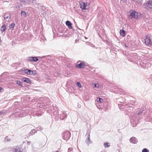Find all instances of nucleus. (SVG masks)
Here are the masks:
<instances>
[{
	"label": "nucleus",
	"instance_id": "nucleus-1",
	"mask_svg": "<svg viewBox=\"0 0 152 152\" xmlns=\"http://www.w3.org/2000/svg\"><path fill=\"white\" fill-rule=\"evenodd\" d=\"M130 14L129 17L132 19H137L141 16V14L139 12H136L134 10H131L130 12Z\"/></svg>",
	"mask_w": 152,
	"mask_h": 152
},
{
	"label": "nucleus",
	"instance_id": "nucleus-2",
	"mask_svg": "<svg viewBox=\"0 0 152 152\" xmlns=\"http://www.w3.org/2000/svg\"><path fill=\"white\" fill-rule=\"evenodd\" d=\"M136 114L133 113L130 115V122L133 127L135 126L137 124V122L136 121Z\"/></svg>",
	"mask_w": 152,
	"mask_h": 152
},
{
	"label": "nucleus",
	"instance_id": "nucleus-3",
	"mask_svg": "<svg viewBox=\"0 0 152 152\" xmlns=\"http://www.w3.org/2000/svg\"><path fill=\"white\" fill-rule=\"evenodd\" d=\"M71 137L70 132L69 131H66L64 133L63 135V138L64 140L67 141Z\"/></svg>",
	"mask_w": 152,
	"mask_h": 152
},
{
	"label": "nucleus",
	"instance_id": "nucleus-4",
	"mask_svg": "<svg viewBox=\"0 0 152 152\" xmlns=\"http://www.w3.org/2000/svg\"><path fill=\"white\" fill-rule=\"evenodd\" d=\"M90 131L89 130L87 131L86 133V135H87V138L85 140V142L88 145H89L90 144L92 143V141L90 140Z\"/></svg>",
	"mask_w": 152,
	"mask_h": 152
},
{
	"label": "nucleus",
	"instance_id": "nucleus-5",
	"mask_svg": "<svg viewBox=\"0 0 152 152\" xmlns=\"http://www.w3.org/2000/svg\"><path fill=\"white\" fill-rule=\"evenodd\" d=\"M86 66L85 63L83 61H81L80 63L77 64L75 65V67L78 69H83Z\"/></svg>",
	"mask_w": 152,
	"mask_h": 152
},
{
	"label": "nucleus",
	"instance_id": "nucleus-6",
	"mask_svg": "<svg viewBox=\"0 0 152 152\" xmlns=\"http://www.w3.org/2000/svg\"><path fill=\"white\" fill-rule=\"evenodd\" d=\"M145 42L146 45H148L149 46H150L151 45L152 42L149 36H146V38L145 39Z\"/></svg>",
	"mask_w": 152,
	"mask_h": 152
},
{
	"label": "nucleus",
	"instance_id": "nucleus-7",
	"mask_svg": "<svg viewBox=\"0 0 152 152\" xmlns=\"http://www.w3.org/2000/svg\"><path fill=\"white\" fill-rule=\"evenodd\" d=\"M137 55L136 53H132L130 55V61H134L135 59H136L137 57Z\"/></svg>",
	"mask_w": 152,
	"mask_h": 152
},
{
	"label": "nucleus",
	"instance_id": "nucleus-8",
	"mask_svg": "<svg viewBox=\"0 0 152 152\" xmlns=\"http://www.w3.org/2000/svg\"><path fill=\"white\" fill-rule=\"evenodd\" d=\"M23 72L26 74L30 75H33L34 74L33 71L29 69H24L23 70Z\"/></svg>",
	"mask_w": 152,
	"mask_h": 152
},
{
	"label": "nucleus",
	"instance_id": "nucleus-9",
	"mask_svg": "<svg viewBox=\"0 0 152 152\" xmlns=\"http://www.w3.org/2000/svg\"><path fill=\"white\" fill-rule=\"evenodd\" d=\"M87 3H85L83 1H81L80 3V7L82 9L85 10L86 9V7L87 6Z\"/></svg>",
	"mask_w": 152,
	"mask_h": 152
},
{
	"label": "nucleus",
	"instance_id": "nucleus-10",
	"mask_svg": "<svg viewBox=\"0 0 152 152\" xmlns=\"http://www.w3.org/2000/svg\"><path fill=\"white\" fill-rule=\"evenodd\" d=\"M130 142L134 144H136L137 142V139L135 137H132L130 139Z\"/></svg>",
	"mask_w": 152,
	"mask_h": 152
},
{
	"label": "nucleus",
	"instance_id": "nucleus-11",
	"mask_svg": "<svg viewBox=\"0 0 152 152\" xmlns=\"http://www.w3.org/2000/svg\"><path fill=\"white\" fill-rule=\"evenodd\" d=\"M67 116V114L65 112H63L62 114H61L60 118L62 120H64L66 118Z\"/></svg>",
	"mask_w": 152,
	"mask_h": 152
},
{
	"label": "nucleus",
	"instance_id": "nucleus-12",
	"mask_svg": "<svg viewBox=\"0 0 152 152\" xmlns=\"http://www.w3.org/2000/svg\"><path fill=\"white\" fill-rule=\"evenodd\" d=\"M39 100L43 103H46L48 101V99L46 97H41L39 99Z\"/></svg>",
	"mask_w": 152,
	"mask_h": 152
},
{
	"label": "nucleus",
	"instance_id": "nucleus-13",
	"mask_svg": "<svg viewBox=\"0 0 152 152\" xmlns=\"http://www.w3.org/2000/svg\"><path fill=\"white\" fill-rule=\"evenodd\" d=\"M53 107H54V110L53 111V114L54 115H56V116H57L58 115V110L57 108L55 107V106L53 105Z\"/></svg>",
	"mask_w": 152,
	"mask_h": 152
},
{
	"label": "nucleus",
	"instance_id": "nucleus-14",
	"mask_svg": "<svg viewBox=\"0 0 152 152\" xmlns=\"http://www.w3.org/2000/svg\"><path fill=\"white\" fill-rule=\"evenodd\" d=\"M66 26H67L69 28V29H71L72 28V23L69 21L67 20L66 22Z\"/></svg>",
	"mask_w": 152,
	"mask_h": 152
},
{
	"label": "nucleus",
	"instance_id": "nucleus-15",
	"mask_svg": "<svg viewBox=\"0 0 152 152\" xmlns=\"http://www.w3.org/2000/svg\"><path fill=\"white\" fill-rule=\"evenodd\" d=\"M22 80L24 82H25L28 83H30L31 82V80L29 78H23Z\"/></svg>",
	"mask_w": 152,
	"mask_h": 152
},
{
	"label": "nucleus",
	"instance_id": "nucleus-16",
	"mask_svg": "<svg viewBox=\"0 0 152 152\" xmlns=\"http://www.w3.org/2000/svg\"><path fill=\"white\" fill-rule=\"evenodd\" d=\"M15 24L14 23H12L9 26V30L12 31L14 29Z\"/></svg>",
	"mask_w": 152,
	"mask_h": 152
},
{
	"label": "nucleus",
	"instance_id": "nucleus-17",
	"mask_svg": "<svg viewBox=\"0 0 152 152\" xmlns=\"http://www.w3.org/2000/svg\"><path fill=\"white\" fill-rule=\"evenodd\" d=\"M120 34L123 37H125L126 35L125 31L123 29L120 30Z\"/></svg>",
	"mask_w": 152,
	"mask_h": 152
},
{
	"label": "nucleus",
	"instance_id": "nucleus-18",
	"mask_svg": "<svg viewBox=\"0 0 152 152\" xmlns=\"http://www.w3.org/2000/svg\"><path fill=\"white\" fill-rule=\"evenodd\" d=\"M37 131L34 129L31 130L28 134L29 136L32 135H34L35 133H36Z\"/></svg>",
	"mask_w": 152,
	"mask_h": 152
},
{
	"label": "nucleus",
	"instance_id": "nucleus-19",
	"mask_svg": "<svg viewBox=\"0 0 152 152\" xmlns=\"http://www.w3.org/2000/svg\"><path fill=\"white\" fill-rule=\"evenodd\" d=\"M21 149L20 148L18 147H16V148L15 149L14 151H13V152H22L21 151Z\"/></svg>",
	"mask_w": 152,
	"mask_h": 152
},
{
	"label": "nucleus",
	"instance_id": "nucleus-20",
	"mask_svg": "<svg viewBox=\"0 0 152 152\" xmlns=\"http://www.w3.org/2000/svg\"><path fill=\"white\" fill-rule=\"evenodd\" d=\"M6 29V25L5 24L3 25L2 26L1 28V31L3 33L4 31Z\"/></svg>",
	"mask_w": 152,
	"mask_h": 152
},
{
	"label": "nucleus",
	"instance_id": "nucleus-21",
	"mask_svg": "<svg viewBox=\"0 0 152 152\" xmlns=\"http://www.w3.org/2000/svg\"><path fill=\"white\" fill-rule=\"evenodd\" d=\"M21 16L23 18L26 17L27 14L24 11H22L21 12Z\"/></svg>",
	"mask_w": 152,
	"mask_h": 152
},
{
	"label": "nucleus",
	"instance_id": "nucleus-22",
	"mask_svg": "<svg viewBox=\"0 0 152 152\" xmlns=\"http://www.w3.org/2000/svg\"><path fill=\"white\" fill-rule=\"evenodd\" d=\"M5 142H10L11 141V139L9 138L8 137L6 136L4 140Z\"/></svg>",
	"mask_w": 152,
	"mask_h": 152
},
{
	"label": "nucleus",
	"instance_id": "nucleus-23",
	"mask_svg": "<svg viewBox=\"0 0 152 152\" xmlns=\"http://www.w3.org/2000/svg\"><path fill=\"white\" fill-rule=\"evenodd\" d=\"M146 5L148 7L149 6H152V1H148L146 4Z\"/></svg>",
	"mask_w": 152,
	"mask_h": 152
},
{
	"label": "nucleus",
	"instance_id": "nucleus-24",
	"mask_svg": "<svg viewBox=\"0 0 152 152\" xmlns=\"http://www.w3.org/2000/svg\"><path fill=\"white\" fill-rule=\"evenodd\" d=\"M144 108H143L142 109H140L139 111V112H137V113L138 115H140L143 112V111L144 110Z\"/></svg>",
	"mask_w": 152,
	"mask_h": 152
},
{
	"label": "nucleus",
	"instance_id": "nucleus-25",
	"mask_svg": "<svg viewBox=\"0 0 152 152\" xmlns=\"http://www.w3.org/2000/svg\"><path fill=\"white\" fill-rule=\"evenodd\" d=\"M7 111L6 110H3L0 111V115H4L6 113Z\"/></svg>",
	"mask_w": 152,
	"mask_h": 152
},
{
	"label": "nucleus",
	"instance_id": "nucleus-26",
	"mask_svg": "<svg viewBox=\"0 0 152 152\" xmlns=\"http://www.w3.org/2000/svg\"><path fill=\"white\" fill-rule=\"evenodd\" d=\"M97 102H100L101 103L103 101V99L100 97L97 98Z\"/></svg>",
	"mask_w": 152,
	"mask_h": 152
},
{
	"label": "nucleus",
	"instance_id": "nucleus-27",
	"mask_svg": "<svg viewBox=\"0 0 152 152\" xmlns=\"http://www.w3.org/2000/svg\"><path fill=\"white\" fill-rule=\"evenodd\" d=\"M33 61L34 62H37L39 60V59L36 56L33 57Z\"/></svg>",
	"mask_w": 152,
	"mask_h": 152
},
{
	"label": "nucleus",
	"instance_id": "nucleus-28",
	"mask_svg": "<svg viewBox=\"0 0 152 152\" xmlns=\"http://www.w3.org/2000/svg\"><path fill=\"white\" fill-rule=\"evenodd\" d=\"M33 57H28L27 58V60L31 61H33Z\"/></svg>",
	"mask_w": 152,
	"mask_h": 152
},
{
	"label": "nucleus",
	"instance_id": "nucleus-29",
	"mask_svg": "<svg viewBox=\"0 0 152 152\" xmlns=\"http://www.w3.org/2000/svg\"><path fill=\"white\" fill-rule=\"evenodd\" d=\"M17 84L19 86H22V83L19 80H17L16 82Z\"/></svg>",
	"mask_w": 152,
	"mask_h": 152
},
{
	"label": "nucleus",
	"instance_id": "nucleus-30",
	"mask_svg": "<svg viewBox=\"0 0 152 152\" xmlns=\"http://www.w3.org/2000/svg\"><path fill=\"white\" fill-rule=\"evenodd\" d=\"M142 152H149V151L147 148H145L142 150Z\"/></svg>",
	"mask_w": 152,
	"mask_h": 152
},
{
	"label": "nucleus",
	"instance_id": "nucleus-31",
	"mask_svg": "<svg viewBox=\"0 0 152 152\" xmlns=\"http://www.w3.org/2000/svg\"><path fill=\"white\" fill-rule=\"evenodd\" d=\"M104 145L105 147H108L110 146V145L108 143L106 142L104 143Z\"/></svg>",
	"mask_w": 152,
	"mask_h": 152
},
{
	"label": "nucleus",
	"instance_id": "nucleus-32",
	"mask_svg": "<svg viewBox=\"0 0 152 152\" xmlns=\"http://www.w3.org/2000/svg\"><path fill=\"white\" fill-rule=\"evenodd\" d=\"M26 116V115L25 114L23 113L20 114L18 115V116L19 117H25Z\"/></svg>",
	"mask_w": 152,
	"mask_h": 152
},
{
	"label": "nucleus",
	"instance_id": "nucleus-33",
	"mask_svg": "<svg viewBox=\"0 0 152 152\" xmlns=\"http://www.w3.org/2000/svg\"><path fill=\"white\" fill-rule=\"evenodd\" d=\"M80 88H81L82 86L80 82H77L76 84Z\"/></svg>",
	"mask_w": 152,
	"mask_h": 152
},
{
	"label": "nucleus",
	"instance_id": "nucleus-34",
	"mask_svg": "<svg viewBox=\"0 0 152 152\" xmlns=\"http://www.w3.org/2000/svg\"><path fill=\"white\" fill-rule=\"evenodd\" d=\"M7 14H5L4 15V18L5 20L9 18L8 16H7Z\"/></svg>",
	"mask_w": 152,
	"mask_h": 152
},
{
	"label": "nucleus",
	"instance_id": "nucleus-35",
	"mask_svg": "<svg viewBox=\"0 0 152 152\" xmlns=\"http://www.w3.org/2000/svg\"><path fill=\"white\" fill-rule=\"evenodd\" d=\"M49 55L45 56H43L41 57H39L41 59H43L45 58L46 57L49 56Z\"/></svg>",
	"mask_w": 152,
	"mask_h": 152
},
{
	"label": "nucleus",
	"instance_id": "nucleus-36",
	"mask_svg": "<svg viewBox=\"0 0 152 152\" xmlns=\"http://www.w3.org/2000/svg\"><path fill=\"white\" fill-rule=\"evenodd\" d=\"M72 148H68V152H71V151H72Z\"/></svg>",
	"mask_w": 152,
	"mask_h": 152
},
{
	"label": "nucleus",
	"instance_id": "nucleus-37",
	"mask_svg": "<svg viewBox=\"0 0 152 152\" xmlns=\"http://www.w3.org/2000/svg\"><path fill=\"white\" fill-rule=\"evenodd\" d=\"M4 91V89L1 87H0V91L3 92Z\"/></svg>",
	"mask_w": 152,
	"mask_h": 152
},
{
	"label": "nucleus",
	"instance_id": "nucleus-38",
	"mask_svg": "<svg viewBox=\"0 0 152 152\" xmlns=\"http://www.w3.org/2000/svg\"><path fill=\"white\" fill-rule=\"evenodd\" d=\"M40 108H42V107H43V108H45V107H44V106L42 105H40L39 106H38ZM45 107V106H44Z\"/></svg>",
	"mask_w": 152,
	"mask_h": 152
},
{
	"label": "nucleus",
	"instance_id": "nucleus-39",
	"mask_svg": "<svg viewBox=\"0 0 152 152\" xmlns=\"http://www.w3.org/2000/svg\"><path fill=\"white\" fill-rule=\"evenodd\" d=\"M129 108H130V110H132V111H133V107H129Z\"/></svg>",
	"mask_w": 152,
	"mask_h": 152
},
{
	"label": "nucleus",
	"instance_id": "nucleus-40",
	"mask_svg": "<svg viewBox=\"0 0 152 152\" xmlns=\"http://www.w3.org/2000/svg\"><path fill=\"white\" fill-rule=\"evenodd\" d=\"M31 143V141H27V144L28 145H30Z\"/></svg>",
	"mask_w": 152,
	"mask_h": 152
},
{
	"label": "nucleus",
	"instance_id": "nucleus-41",
	"mask_svg": "<svg viewBox=\"0 0 152 152\" xmlns=\"http://www.w3.org/2000/svg\"><path fill=\"white\" fill-rule=\"evenodd\" d=\"M121 0V1H123V2H126L127 1V0Z\"/></svg>",
	"mask_w": 152,
	"mask_h": 152
},
{
	"label": "nucleus",
	"instance_id": "nucleus-42",
	"mask_svg": "<svg viewBox=\"0 0 152 152\" xmlns=\"http://www.w3.org/2000/svg\"><path fill=\"white\" fill-rule=\"evenodd\" d=\"M39 129L40 130H42L43 129V128L42 127H40L39 128Z\"/></svg>",
	"mask_w": 152,
	"mask_h": 152
},
{
	"label": "nucleus",
	"instance_id": "nucleus-43",
	"mask_svg": "<svg viewBox=\"0 0 152 152\" xmlns=\"http://www.w3.org/2000/svg\"><path fill=\"white\" fill-rule=\"evenodd\" d=\"M109 108L108 107H107V108H105V110H108Z\"/></svg>",
	"mask_w": 152,
	"mask_h": 152
},
{
	"label": "nucleus",
	"instance_id": "nucleus-44",
	"mask_svg": "<svg viewBox=\"0 0 152 152\" xmlns=\"http://www.w3.org/2000/svg\"><path fill=\"white\" fill-rule=\"evenodd\" d=\"M57 74L58 75H61L60 73L59 72L57 73Z\"/></svg>",
	"mask_w": 152,
	"mask_h": 152
},
{
	"label": "nucleus",
	"instance_id": "nucleus-45",
	"mask_svg": "<svg viewBox=\"0 0 152 152\" xmlns=\"http://www.w3.org/2000/svg\"><path fill=\"white\" fill-rule=\"evenodd\" d=\"M55 152H59V151H56Z\"/></svg>",
	"mask_w": 152,
	"mask_h": 152
},
{
	"label": "nucleus",
	"instance_id": "nucleus-46",
	"mask_svg": "<svg viewBox=\"0 0 152 152\" xmlns=\"http://www.w3.org/2000/svg\"><path fill=\"white\" fill-rule=\"evenodd\" d=\"M92 45L93 46V47H95V46L94 45Z\"/></svg>",
	"mask_w": 152,
	"mask_h": 152
},
{
	"label": "nucleus",
	"instance_id": "nucleus-47",
	"mask_svg": "<svg viewBox=\"0 0 152 152\" xmlns=\"http://www.w3.org/2000/svg\"><path fill=\"white\" fill-rule=\"evenodd\" d=\"M10 18L9 17V20L10 19Z\"/></svg>",
	"mask_w": 152,
	"mask_h": 152
},
{
	"label": "nucleus",
	"instance_id": "nucleus-48",
	"mask_svg": "<svg viewBox=\"0 0 152 152\" xmlns=\"http://www.w3.org/2000/svg\"><path fill=\"white\" fill-rule=\"evenodd\" d=\"M95 87H96V85H95Z\"/></svg>",
	"mask_w": 152,
	"mask_h": 152
},
{
	"label": "nucleus",
	"instance_id": "nucleus-49",
	"mask_svg": "<svg viewBox=\"0 0 152 152\" xmlns=\"http://www.w3.org/2000/svg\"><path fill=\"white\" fill-rule=\"evenodd\" d=\"M145 4H144V5H145V6H146L145 5Z\"/></svg>",
	"mask_w": 152,
	"mask_h": 152
},
{
	"label": "nucleus",
	"instance_id": "nucleus-50",
	"mask_svg": "<svg viewBox=\"0 0 152 152\" xmlns=\"http://www.w3.org/2000/svg\"><path fill=\"white\" fill-rule=\"evenodd\" d=\"M125 46H126V45H125Z\"/></svg>",
	"mask_w": 152,
	"mask_h": 152
}]
</instances>
